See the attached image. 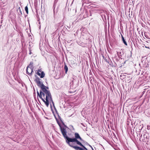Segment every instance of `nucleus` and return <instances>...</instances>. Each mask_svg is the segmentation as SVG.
<instances>
[{
  "label": "nucleus",
  "instance_id": "obj_1",
  "mask_svg": "<svg viewBox=\"0 0 150 150\" xmlns=\"http://www.w3.org/2000/svg\"><path fill=\"white\" fill-rule=\"evenodd\" d=\"M48 88L44 86L41 88V90L40 91V96L42 95L43 98L42 100L45 103L46 106L48 107L49 105V101H51L53 105H54V103L52 98L51 93L48 89Z\"/></svg>",
  "mask_w": 150,
  "mask_h": 150
},
{
  "label": "nucleus",
  "instance_id": "obj_2",
  "mask_svg": "<svg viewBox=\"0 0 150 150\" xmlns=\"http://www.w3.org/2000/svg\"><path fill=\"white\" fill-rule=\"evenodd\" d=\"M74 136L75 138H74L69 137L67 144L70 147L73 148L75 149V147H78L75 146V143L77 145L81 146L82 144L80 141H83V140L77 133H75Z\"/></svg>",
  "mask_w": 150,
  "mask_h": 150
},
{
  "label": "nucleus",
  "instance_id": "obj_3",
  "mask_svg": "<svg viewBox=\"0 0 150 150\" xmlns=\"http://www.w3.org/2000/svg\"><path fill=\"white\" fill-rule=\"evenodd\" d=\"M32 62H30L29 65L27 67L26 73L29 75H31L33 71V67Z\"/></svg>",
  "mask_w": 150,
  "mask_h": 150
},
{
  "label": "nucleus",
  "instance_id": "obj_4",
  "mask_svg": "<svg viewBox=\"0 0 150 150\" xmlns=\"http://www.w3.org/2000/svg\"><path fill=\"white\" fill-rule=\"evenodd\" d=\"M60 129L63 137L66 140V143L67 144L69 137L67 135V131L66 128L64 127H62Z\"/></svg>",
  "mask_w": 150,
  "mask_h": 150
},
{
  "label": "nucleus",
  "instance_id": "obj_5",
  "mask_svg": "<svg viewBox=\"0 0 150 150\" xmlns=\"http://www.w3.org/2000/svg\"><path fill=\"white\" fill-rule=\"evenodd\" d=\"M41 79L39 77H36L35 79L36 82L37 83V85L39 87L41 88L44 86L45 85L43 84L42 82L41 81Z\"/></svg>",
  "mask_w": 150,
  "mask_h": 150
},
{
  "label": "nucleus",
  "instance_id": "obj_6",
  "mask_svg": "<svg viewBox=\"0 0 150 150\" xmlns=\"http://www.w3.org/2000/svg\"><path fill=\"white\" fill-rule=\"evenodd\" d=\"M37 74L40 76L41 78H43L45 76V74L43 71H42L41 70H38L37 73Z\"/></svg>",
  "mask_w": 150,
  "mask_h": 150
},
{
  "label": "nucleus",
  "instance_id": "obj_7",
  "mask_svg": "<svg viewBox=\"0 0 150 150\" xmlns=\"http://www.w3.org/2000/svg\"><path fill=\"white\" fill-rule=\"evenodd\" d=\"M126 76L125 74H122L120 75V79L122 80H123L125 78Z\"/></svg>",
  "mask_w": 150,
  "mask_h": 150
},
{
  "label": "nucleus",
  "instance_id": "obj_8",
  "mask_svg": "<svg viewBox=\"0 0 150 150\" xmlns=\"http://www.w3.org/2000/svg\"><path fill=\"white\" fill-rule=\"evenodd\" d=\"M121 37L122 38V41L126 45H127V44L126 42L125 41V39L123 37L122 35H121Z\"/></svg>",
  "mask_w": 150,
  "mask_h": 150
},
{
  "label": "nucleus",
  "instance_id": "obj_9",
  "mask_svg": "<svg viewBox=\"0 0 150 150\" xmlns=\"http://www.w3.org/2000/svg\"><path fill=\"white\" fill-rule=\"evenodd\" d=\"M37 97L39 96L40 97V98L42 100V99H44L43 98L42 95H41V96H40V93H39V92L38 91H37Z\"/></svg>",
  "mask_w": 150,
  "mask_h": 150
},
{
  "label": "nucleus",
  "instance_id": "obj_10",
  "mask_svg": "<svg viewBox=\"0 0 150 150\" xmlns=\"http://www.w3.org/2000/svg\"><path fill=\"white\" fill-rule=\"evenodd\" d=\"M58 1V0H54V3L53 7H54V8L55 7V6L56 3Z\"/></svg>",
  "mask_w": 150,
  "mask_h": 150
},
{
  "label": "nucleus",
  "instance_id": "obj_11",
  "mask_svg": "<svg viewBox=\"0 0 150 150\" xmlns=\"http://www.w3.org/2000/svg\"><path fill=\"white\" fill-rule=\"evenodd\" d=\"M64 69L65 70V73H67L68 71V68L66 65H65L64 67Z\"/></svg>",
  "mask_w": 150,
  "mask_h": 150
},
{
  "label": "nucleus",
  "instance_id": "obj_12",
  "mask_svg": "<svg viewBox=\"0 0 150 150\" xmlns=\"http://www.w3.org/2000/svg\"><path fill=\"white\" fill-rule=\"evenodd\" d=\"M117 53L118 57L121 56V52H117Z\"/></svg>",
  "mask_w": 150,
  "mask_h": 150
},
{
  "label": "nucleus",
  "instance_id": "obj_13",
  "mask_svg": "<svg viewBox=\"0 0 150 150\" xmlns=\"http://www.w3.org/2000/svg\"><path fill=\"white\" fill-rule=\"evenodd\" d=\"M25 10L26 12V13H27L28 14V7L27 6H26L25 7Z\"/></svg>",
  "mask_w": 150,
  "mask_h": 150
},
{
  "label": "nucleus",
  "instance_id": "obj_14",
  "mask_svg": "<svg viewBox=\"0 0 150 150\" xmlns=\"http://www.w3.org/2000/svg\"><path fill=\"white\" fill-rule=\"evenodd\" d=\"M18 10H19V15H22V12L21 11V9L20 7L18 8Z\"/></svg>",
  "mask_w": 150,
  "mask_h": 150
},
{
  "label": "nucleus",
  "instance_id": "obj_15",
  "mask_svg": "<svg viewBox=\"0 0 150 150\" xmlns=\"http://www.w3.org/2000/svg\"><path fill=\"white\" fill-rule=\"evenodd\" d=\"M61 121L62 122V124L66 127H67L66 126V125H65L64 123L61 120Z\"/></svg>",
  "mask_w": 150,
  "mask_h": 150
},
{
  "label": "nucleus",
  "instance_id": "obj_16",
  "mask_svg": "<svg viewBox=\"0 0 150 150\" xmlns=\"http://www.w3.org/2000/svg\"><path fill=\"white\" fill-rule=\"evenodd\" d=\"M57 123L60 127V129L61 128H62V127L61 125V124L59 122H57Z\"/></svg>",
  "mask_w": 150,
  "mask_h": 150
},
{
  "label": "nucleus",
  "instance_id": "obj_17",
  "mask_svg": "<svg viewBox=\"0 0 150 150\" xmlns=\"http://www.w3.org/2000/svg\"><path fill=\"white\" fill-rule=\"evenodd\" d=\"M84 0H82L81 2L82 3V5H83V4L84 3Z\"/></svg>",
  "mask_w": 150,
  "mask_h": 150
},
{
  "label": "nucleus",
  "instance_id": "obj_18",
  "mask_svg": "<svg viewBox=\"0 0 150 150\" xmlns=\"http://www.w3.org/2000/svg\"><path fill=\"white\" fill-rule=\"evenodd\" d=\"M31 50L30 49V52H29V54H31Z\"/></svg>",
  "mask_w": 150,
  "mask_h": 150
},
{
  "label": "nucleus",
  "instance_id": "obj_19",
  "mask_svg": "<svg viewBox=\"0 0 150 150\" xmlns=\"http://www.w3.org/2000/svg\"><path fill=\"white\" fill-rule=\"evenodd\" d=\"M145 135H144V137H145Z\"/></svg>",
  "mask_w": 150,
  "mask_h": 150
},
{
  "label": "nucleus",
  "instance_id": "obj_20",
  "mask_svg": "<svg viewBox=\"0 0 150 150\" xmlns=\"http://www.w3.org/2000/svg\"><path fill=\"white\" fill-rule=\"evenodd\" d=\"M125 63V62H124V63Z\"/></svg>",
  "mask_w": 150,
  "mask_h": 150
}]
</instances>
